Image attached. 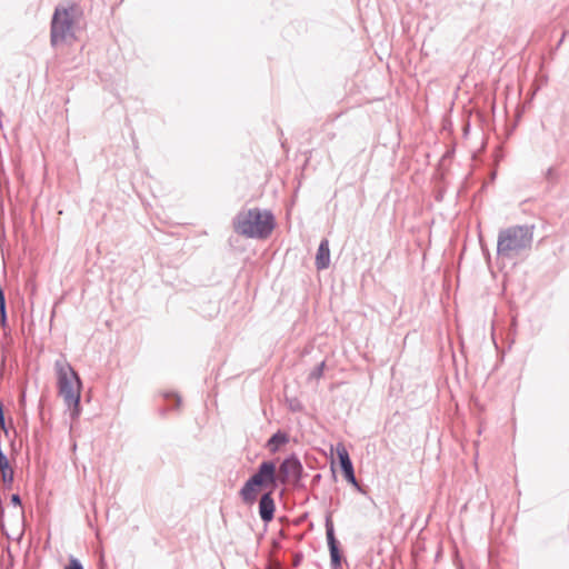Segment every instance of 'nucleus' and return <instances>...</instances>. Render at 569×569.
Here are the masks:
<instances>
[{"label":"nucleus","mask_w":569,"mask_h":569,"mask_svg":"<svg viewBox=\"0 0 569 569\" xmlns=\"http://www.w3.org/2000/svg\"><path fill=\"white\" fill-rule=\"evenodd\" d=\"M54 371L57 375L58 393L69 409L71 419L76 420L81 413L80 396L82 382L64 357H60L54 361Z\"/></svg>","instance_id":"f257e3e1"},{"label":"nucleus","mask_w":569,"mask_h":569,"mask_svg":"<svg viewBox=\"0 0 569 569\" xmlns=\"http://www.w3.org/2000/svg\"><path fill=\"white\" fill-rule=\"evenodd\" d=\"M82 18V10L74 2L63 3L56 8L51 20V44L71 43Z\"/></svg>","instance_id":"f03ea898"},{"label":"nucleus","mask_w":569,"mask_h":569,"mask_svg":"<svg viewBox=\"0 0 569 569\" xmlns=\"http://www.w3.org/2000/svg\"><path fill=\"white\" fill-rule=\"evenodd\" d=\"M274 228L269 210L251 208L239 211L233 219L234 232L250 239H267Z\"/></svg>","instance_id":"7ed1b4c3"},{"label":"nucleus","mask_w":569,"mask_h":569,"mask_svg":"<svg viewBox=\"0 0 569 569\" xmlns=\"http://www.w3.org/2000/svg\"><path fill=\"white\" fill-rule=\"evenodd\" d=\"M277 469L273 461H263L259 465L257 471L244 482L239 491V496L247 505L256 502L259 491L262 488H276Z\"/></svg>","instance_id":"20e7f679"},{"label":"nucleus","mask_w":569,"mask_h":569,"mask_svg":"<svg viewBox=\"0 0 569 569\" xmlns=\"http://www.w3.org/2000/svg\"><path fill=\"white\" fill-rule=\"evenodd\" d=\"M532 242V231L528 227L516 226L500 231L498 237V253L510 257L527 249Z\"/></svg>","instance_id":"39448f33"},{"label":"nucleus","mask_w":569,"mask_h":569,"mask_svg":"<svg viewBox=\"0 0 569 569\" xmlns=\"http://www.w3.org/2000/svg\"><path fill=\"white\" fill-rule=\"evenodd\" d=\"M302 466L299 459L291 456L284 459L277 471V482L286 483L289 479H298L301 475Z\"/></svg>","instance_id":"423d86ee"},{"label":"nucleus","mask_w":569,"mask_h":569,"mask_svg":"<svg viewBox=\"0 0 569 569\" xmlns=\"http://www.w3.org/2000/svg\"><path fill=\"white\" fill-rule=\"evenodd\" d=\"M326 535L331 557V565L335 569H337L338 567H340L341 556L338 548V541L335 537L333 526L330 520H327L326 522Z\"/></svg>","instance_id":"0eeeda50"},{"label":"nucleus","mask_w":569,"mask_h":569,"mask_svg":"<svg viewBox=\"0 0 569 569\" xmlns=\"http://www.w3.org/2000/svg\"><path fill=\"white\" fill-rule=\"evenodd\" d=\"M276 505L272 498V492H266L261 496L259 501V516L262 521L270 522L274 517Z\"/></svg>","instance_id":"6e6552de"},{"label":"nucleus","mask_w":569,"mask_h":569,"mask_svg":"<svg viewBox=\"0 0 569 569\" xmlns=\"http://www.w3.org/2000/svg\"><path fill=\"white\" fill-rule=\"evenodd\" d=\"M330 264V249L329 241L327 239L321 240L317 256H316V267L318 270L327 269Z\"/></svg>","instance_id":"1a4fd4ad"},{"label":"nucleus","mask_w":569,"mask_h":569,"mask_svg":"<svg viewBox=\"0 0 569 569\" xmlns=\"http://www.w3.org/2000/svg\"><path fill=\"white\" fill-rule=\"evenodd\" d=\"M337 455L340 461L342 472L353 469L349 453L343 445L339 443L337 446Z\"/></svg>","instance_id":"9d476101"},{"label":"nucleus","mask_w":569,"mask_h":569,"mask_svg":"<svg viewBox=\"0 0 569 569\" xmlns=\"http://www.w3.org/2000/svg\"><path fill=\"white\" fill-rule=\"evenodd\" d=\"M288 440L289 439L286 433L278 431L268 440L267 447L271 452H276L279 447L287 443Z\"/></svg>","instance_id":"9b49d317"},{"label":"nucleus","mask_w":569,"mask_h":569,"mask_svg":"<svg viewBox=\"0 0 569 569\" xmlns=\"http://www.w3.org/2000/svg\"><path fill=\"white\" fill-rule=\"evenodd\" d=\"M325 366H326L325 361L320 362L317 367H315L312 369V371L309 375V378L310 379H320L323 375Z\"/></svg>","instance_id":"f8f14e48"},{"label":"nucleus","mask_w":569,"mask_h":569,"mask_svg":"<svg viewBox=\"0 0 569 569\" xmlns=\"http://www.w3.org/2000/svg\"><path fill=\"white\" fill-rule=\"evenodd\" d=\"M343 476L346 478V480L348 482H350L351 485H353L355 487H358V482H357V479H356V476H355V472H353V469H350L348 471H345L343 472Z\"/></svg>","instance_id":"ddd939ff"},{"label":"nucleus","mask_w":569,"mask_h":569,"mask_svg":"<svg viewBox=\"0 0 569 569\" xmlns=\"http://www.w3.org/2000/svg\"><path fill=\"white\" fill-rule=\"evenodd\" d=\"M343 476L346 478V480L348 482H350L351 485H353L355 487H358V482H357V479H356V476H355V472H353V469H350L348 471H345L343 472Z\"/></svg>","instance_id":"4468645a"},{"label":"nucleus","mask_w":569,"mask_h":569,"mask_svg":"<svg viewBox=\"0 0 569 569\" xmlns=\"http://www.w3.org/2000/svg\"><path fill=\"white\" fill-rule=\"evenodd\" d=\"M66 569H83L81 562L76 558H70L68 566Z\"/></svg>","instance_id":"2eb2a0df"},{"label":"nucleus","mask_w":569,"mask_h":569,"mask_svg":"<svg viewBox=\"0 0 569 569\" xmlns=\"http://www.w3.org/2000/svg\"><path fill=\"white\" fill-rule=\"evenodd\" d=\"M0 316H1V322L2 325L6 323L7 316H6V302L3 303V309H0Z\"/></svg>","instance_id":"dca6fc26"},{"label":"nucleus","mask_w":569,"mask_h":569,"mask_svg":"<svg viewBox=\"0 0 569 569\" xmlns=\"http://www.w3.org/2000/svg\"><path fill=\"white\" fill-rule=\"evenodd\" d=\"M11 502L13 505H16V506H20L21 505V499H20L19 495H12Z\"/></svg>","instance_id":"f3484780"},{"label":"nucleus","mask_w":569,"mask_h":569,"mask_svg":"<svg viewBox=\"0 0 569 569\" xmlns=\"http://www.w3.org/2000/svg\"><path fill=\"white\" fill-rule=\"evenodd\" d=\"M4 302H6L4 295H3L2 289L0 288V309H3V303Z\"/></svg>","instance_id":"a211bd4d"},{"label":"nucleus","mask_w":569,"mask_h":569,"mask_svg":"<svg viewBox=\"0 0 569 569\" xmlns=\"http://www.w3.org/2000/svg\"><path fill=\"white\" fill-rule=\"evenodd\" d=\"M171 396L176 399V401H177V406H179V405H180V401H181V400H180V398H179V396H177V395H171Z\"/></svg>","instance_id":"6ab92c4d"}]
</instances>
